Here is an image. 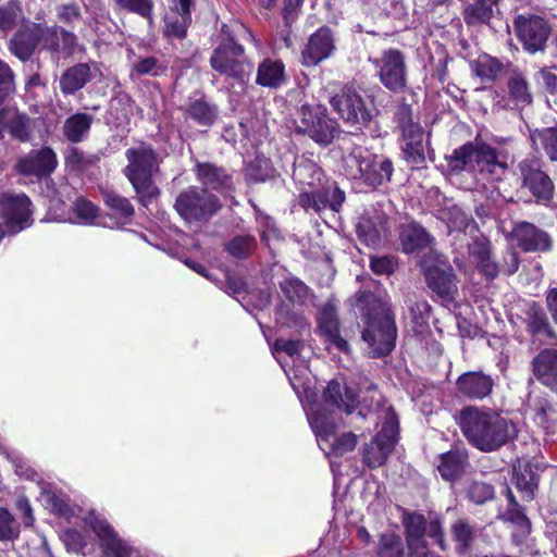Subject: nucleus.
<instances>
[{
	"mask_svg": "<svg viewBox=\"0 0 557 557\" xmlns=\"http://www.w3.org/2000/svg\"><path fill=\"white\" fill-rule=\"evenodd\" d=\"M457 423L468 443L482 453L499 450L518 433L511 419L485 406L463 407L459 411Z\"/></svg>",
	"mask_w": 557,
	"mask_h": 557,
	"instance_id": "obj_1",
	"label": "nucleus"
},
{
	"mask_svg": "<svg viewBox=\"0 0 557 557\" xmlns=\"http://www.w3.org/2000/svg\"><path fill=\"white\" fill-rule=\"evenodd\" d=\"M356 306L366 324L362 338L370 348L369 355L372 358L388 355L396 341V326L388 308L370 292L361 293Z\"/></svg>",
	"mask_w": 557,
	"mask_h": 557,
	"instance_id": "obj_2",
	"label": "nucleus"
},
{
	"mask_svg": "<svg viewBox=\"0 0 557 557\" xmlns=\"http://www.w3.org/2000/svg\"><path fill=\"white\" fill-rule=\"evenodd\" d=\"M125 158L127 164L123 173L132 184L138 200L147 206L159 195V188L153 183V176L160 170L159 154L151 146L140 144L128 148Z\"/></svg>",
	"mask_w": 557,
	"mask_h": 557,
	"instance_id": "obj_3",
	"label": "nucleus"
},
{
	"mask_svg": "<svg viewBox=\"0 0 557 557\" xmlns=\"http://www.w3.org/2000/svg\"><path fill=\"white\" fill-rule=\"evenodd\" d=\"M401 522L411 556L424 557V555H435L428 550L425 535L433 539L441 548H445L443 521L437 513L431 512L425 517L418 512L405 511Z\"/></svg>",
	"mask_w": 557,
	"mask_h": 557,
	"instance_id": "obj_4",
	"label": "nucleus"
},
{
	"mask_svg": "<svg viewBox=\"0 0 557 557\" xmlns=\"http://www.w3.org/2000/svg\"><path fill=\"white\" fill-rule=\"evenodd\" d=\"M307 416L318 444L325 454L344 455L355 449L357 436L354 433L335 436L337 424L333 410L313 406Z\"/></svg>",
	"mask_w": 557,
	"mask_h": 557,
	"instance_id": "obj_5",
	"label": "nucleus"
},
{
	"mask_svg": "<svg viewBox=\"0 0 557 557\" xmlns=\"http://www.w3.org/2000/svg\"><path fill=\"white\" fill-rule=\"evenodd\" d=\"M174 209L188 224L207 223L222 209L218 196L198 186H189L175 198Z\"/></svg>",
	"mask_w": 557,
	"mask_h": 557,
	"instance_id": "obj_6",
	"label": "nucleus"
},
{
	"mask_svg": "<svg viewBox=\"0 0 557 557\" xmlns=\"http://www.w3.org/2000/svg\"><path fill=\"white\" fill-rule=\"evenodd\" d=\"M379 81L392 92H401L407 87V62L405 53L396 48H388L376 58H369Z\"/></svg>",
	"mask_w": 557,
	"mask_h": 557,
	"instance_id": "obj_7",
	"label": "nucleus"
},
{
	"mask_svg": "<svg viewBox=\"0 0 557 557\" xmlns=\"http://www.w3.org/2000/svg\"><path fill=\"white\" fill-rule=\"evenodd\" d=\"M244 47L228 39L222 42L211 54L212 69L222 75L245 83L251 72V63L244 58Z\"/></svg>",
	"mask_w": 557,
	"mask_h": 557,
	"instance_id": "obj_8",
	"label": "nucleus"
},
{
	"mask_svg": "<svg viewBox=\"0 0 557 557\" xmlns=\"http://www.w3.org/2000/svg\"><path fill=\"white\" fill-rule=\"evenodd\" d=\"M398 419L395 412L388 408L379 434L363 449V461L370 468L383 466L397 442Z\"/></svg>",
	"mask_w": 557,
	"mask_h": 557,
	"instance_id": "obj_9",
	"label": "nucleus"
},
{
	"mask_svg": "<svg viewBox=\"0 0 557 557\" xmlns=\"http://www.w3.org/2000/svg\"><path fill=\"white\" fill-rule=\"evenodd\" d=\"M513 27L524 51L530 54L544 51L552 32L549 23L544 17L520 14L515 18Z\"/></svg>",
	"mask_w": 557,
	"mask_h": 557,
	"instance_id": "obj_10",
	"label": "nucleus"
},
{
	"mask_svg": "<svg viewBox=\"0 0 557 557\" xmlns=\"http://www.w3.org/2000/svg\"><path fill=\"white\" fill-rule=\"evenodd\" d=\"M509 152L476 138L474 170L488 182L502 181L508 172Z\"/></svg>",
	"mask_w": 557,
	"mask_h": 557,
	"instance_id": "obj_11",
	"label": "nucleus"
},
{
	"mask_svg": "<svg viewBox=\"0 0 557 557\" xmlns=\"http://www.w3.org/2000/svg\"><path fill=\"white\" fill-rule=\"evenodd\" d=\"M299 131L320 145H330L338 132L337 123L332 120L322 106H302Z\"/></svg>",
	"mask_w": 557,
	"mask_h": 557,
	"instance_id": "obj_12",
	"label": "nucleus"
},
{
	"mask_svg": "<svg viewBox=\"0 0 557 557\" xmlns=\"http://www.w3.org/2000/svg\"><path fill=\"white\" fill-rule=\"evenodd\" d=\"M333 110L339 117L351 125H366L371 120L361 95L351 86H344L329 100Z\"/></svg>",
	"mask_w": 557,
	"mask_h": 557,
	"instance_id": "obj_13",
	"label": "nucleus"
},
{
	"mask_svg": "<svg viewBox=\"0 0 557 557\" xmlns=\"http://www.w3.org/2000/svg\"><path fill=\"white\" fill-rule=\"evenodd\" d=\"M518 169L521 176V186L528 189L537 202L547 203L554 197L555 186L552 178L542 170L539 158H525Z\"/></svg>",
	"mask_w": 557,
	"mask_h": 557,
	"instance_id": "obj_14",
	"label": "nucleus"
},
{
	"mask_svg": "<svg viewBox=\"0 0 557 557\" xmlns=\"http://www.w3.org/2000/svg\"><path fill=\"white\" fill-rule=\"evenodd\" d=\"M401 122L403 141L401 150L407 162L412 168L421 166L425 162V148L423 128L410 121V108L403 106L398 111Z\"/></svg>",
	"mask_w": 557,
	"mask_h": 557,
	"instance_id": "obj_15",
	"label": "nucleus"
},
{
	"mask_svg": "<svg viewBox=\"0 0 557 557\" xmlns=\"http://www.w3.org/2000/svg\"><path fill=\"white\" fill-rule=\"evenodd\" d=\"M32 202L24 194H3L0 198V218L10 233H17L30 226Z\"/></svg>",
	"mask_w": 557,
	"mask_h": 557,
	"instance_id": "obj_16",
	"label": "nucleus"
},
{
	"mask_svg": "<svg viewBox=\"0 0 557 557\" xmlns=\"http://www.w3.org/2000/svg\"><path fill=\"white\" fill-rule=\"evenodd\" d=\"M85 522L97 536L99 547L106 557H128L131 555L132 547L107 520L90 513Z\"/></svg>",
	"mask_w": 557,
	"mask_h": 557,
	"instance_id": "obj_17",
	"label": "nucleus"
},
{
	"mask_svg": "<svg viewBox=\"0 0 557 557\" xmlns=\"http://www.w3.org/2000/svg\"><path fill=\"white\" fill-rule=\"evenodd\" d=\"M428 287L443 304L453 302L458 295V281L448 264L430 267L425 271Z\"/></svg>",
	"mask_w": 557,
	"mask_h": 557,
	"instance_id": "obj_18",
	"label": "nucleus"
},
{
	"mask_svg": "<svg viewBox=\"0 0 557 557\" xmlns=\"http://www.w3.org/2000/svg\"><path fill=\"white\" fill-rule=\"evenodd\" d=\"M313 193H300L299 195L298 202L306 211L313 210L314 212H320L325 208H330L337 212L345 200V193L333 181H325L321 190Z\"/></svg>",
	"mask_w": 557,
	"mask_h": 557,
	"instance_id": "obj_19",
	"label": "nucleus"
},
{
	"mask_svg": "<svg viewBox=\"0 0 557 557\" xmlns=\"http://www.w3.org/2000/svg\"><path fill=\"white\" fill-rule=\"evenodd\" d=\"M511 235L517 246L525 252H545L550 250L553 245L548 233L525 221L517 223Z\"/></svg>",
	"mask_w": 557,
	"mask_h": 557,
	"instance_id": "obj_20",
	"label": "nucleus"
},
{
	"mask_svg": "<svg viewBox=\"0 0 557 557\" xmlns=\"http://www.w3.org/2000/svg\"><path fill=\"white\" fill-rule=\"evenodd\" d=\"M493 387L494 380L482 371L465 372L456 381L458 394L470 400H482L488 397Z\"/></svg>",
	"mask_w": 557,
	"mask_h": 557,
	"instance_id": "obj_21",
	"label": "nucleus"
},
{
	"mask_svg": "<svg viewBox=\"0 0 557 557\" xmlns=\"http://www.w3.org/2000/svg\"><path fill=\"white\" fill-rule=\"evenodd\" d=\"M335 49L334 37L329 27H320L312 34L301 52L302 64L312 66L331 57Z\"/></svg>",
	"mask_w": 557,
	"mask_h": 557,
	"instance_id": "obj_22",
	"label": "nucleus"
},
{
	"mask_svg": "<svg viewBox=\"0 0 557 557\" xmlns=\"http://www.w3.org/2000/svg\"><path fill=\"white\" fill-rule=\"evenodd\" d=\"M433 214L446 223L449 233L453 231L473 233L478 230L473 219L453 200L443 198V203L433 208Z\"/></svg>",
	"mask_w": 557,
	"mask_h": 557,
	"instance_id": "obj_23",
	"label": "nucleus"
},
{
	"mask_svg": "<svg viewBox=\"0 0 557 557\" xmlns=\"http://www.w3.org/2000/svg\"><path fill=\"white\" fill-rule=\"evenodd\" d=\"M39 23L23 24L10 39L9 50L11 53L23 62L28 61L39 46Z\"/></svg>",
	"mask_w": 557,
	"mask_h": 557,
	"instance_id": "obj_24",
	"label": "nucleus"
},
{
	"mask_svg": "<svg viewBox=\"0 0 557 557\" xmlns=\"http://www.w3.org/2000/svg\"><path fill=\"white\" fill-rule=\"evenodd\" d=\"M293 178L301 193L314 194L324 186L325 175L320 166L311 160L299 159L294 164Z\"/></svg>",
	"mask_w": 557,
	"mask_h": 557,
	"instance_id": "obj_25",
	"label": "nucleus"
},
{
	"mask_svg": "<svg viewBox=\"0 0 557 557\" xmlns=\"http://www.w3.org/2000/svg\"><path fill=\"white\" fill-rule=\"evenodd\" d=\"M191 0H173L164 16V35L182 39L186 36L190 24Z\"/></svg>",
	"mask_w": 557,
	"mask_h": 557,
	"instance_id": "obj_26",
	"label": "nucleus"
},
{
	"mask_svg": "<svg viewBox=\"0 0 557 557\" xmlns=\"http://www.w3.org/2000/svg\"><path fill=\"white\" fill-rule=\"evenodd\" d=\"M58 164L57 156L50 148H42L40 150L32 151L26 157L22 158L17 168L24 175H34L41 177L52 173Z\"/></svg>",
	"mask_w": 557,
	"mask_h": 557,
	"instance_id": "obj_27",
	"label": "nucleus"
},
{
	"mask_svg": "<svg viewBox=\"0 0 557 557\" xmlns=\"http://www.w3.org/2000/svg\"><path fill=\"white\" fill-rule=\"evenodd\" d=\"M195 174L203 186L202 189L223 193L232 188L231 175L223 168L213 163L197 162Z\"/></svg>",
	"mask_w": 557,
	"mask_h": 557,
	"instance_id": "obj_28",
	"label": "nucleus"
},
{
	"mask_svg": "<svg viewBox=\"0 0 557 557\" xmlns=\"http://www.w3.org/2000/svg\"><path fill=\"white\" fill-rule=\"evenodd\" d=\"M532 367L537 381L557 392V349H543L533 359Z\"/></svg>",
	"mask_w": 557,
	"mask_h": 557,
	"instance_id": "obj_29",
	"label": "nucleus"
},
{
	"mask_svg": "<svg viewBox=\"0 0 557 557\" xmlns=\"http://www.w3.org/2000/svg\"><path fill=\"white\" fill-rule=\"evenodd\" d=\"M323 399L326 405L347 413L352 412L359 403L356 393L346 385L342 386L337 381H331L327 384Z\"/></svg>",
	"mask_w": 557,
	"mask_h": 557,
	"instance_id": "obj_30",
	"label": "nucleus"
},
{
	"mask_svg": "<svg viewBox=\"0 0 557 557\" xmlns=\"http://www.w3.org/2000/svg\"><path fill=\"white\" fill-rule=\"evenodd\" d=\"M372 153L366 148L358 146L351 149L343 158V171L349 180L363 181L366 173L370 169Z\"/></svg>",
	"mask_w": 557,
	"mask_h": 557,
	"instance_id": "obj_31",
	"label": "nucleus"
},
{
	"mask_svg": "<svg viewBox=\"0 0 557 557\" xmlns=\"http://www.w3.org/2000/svg\"><path fill=\"white\" fill-rule=\"evenodd\" d=\"M386 220L384 215L374 218L362 216L357 224V234L359 239L368 246L376 247L386 236Z\"/></svg>",
	"mask_w": 557,
	"mask_h": 557,
	"instance_id": "obj_32",
	"label": "nucleus"
},
{
	"mask_svg": "<svg viewBox=\"0 0 557 557\" xmlns=\"http://www.w3.org/2000/svg\"><path fill=\"white\" fill-rule=\"evenodd\" d=\"M286 81L285 66L281 60L265 59L259 66L256 83L262 87L277 88Z\"/></svg>",
	"mask_w": 557,
	"mask_h": 557,
	"instance_id": "obj_33",
	"label": "nucleus"
},
{
	"mask_svg": "<svg viewBox=\"0 0 557 557\" xmlns=\"http://www.w3.org/2000/svg\"><path fill=\"white\" fill-rule=\"evenodd\" d=\"M319 329L330 344L334 345L339 351H348V343L339 335L338 319L333 308L323 309L319 318Z\"/></svg>",
	"mask_w": 557,
	"mask_h": 557,
	"instance_id": "obj_34",
	"label": "nucleus"
},
{
	"mask_svg": "<svg viewBox=\"0 0 557 557\" xmlns=\"http://www.w3.org/2000/svg\"><path fill=\"white\" fill-rule=\"evenodd\" d=\"M90 81V69L85 63L67 69L60 78V89L65 95H72L82 89Z\"/></svg>",
	"mask_w": 557,
	"mask_h": 557,
	"instance_id": "obj_35",
	"label": "nucleus"
},
{
	"mask_svg": "<svg viewBox=\"0 0 557 557\" xmlns=\"http://www.w3.org/2000/svg\"><path fill=\"white\" fill-rule=\"evenodd\" d=\"M530 140L535 151L543 150L550 161L557 162V127L531 131Z\"/></svg>",
	"mask_w": 557,
	"mask_h": 557,
	"instance_id": "obj_36",
	"label": "nucleus"
},
{
	"mask_svg": "<svg viewBox=\"0 0 557 557\" xmlns=\"http://www.w3.org/2000/svg\"><path fill=\"white\" fill-rule=\"evenodd\" d=\"M432 243L430 234L420 225L410 224L400 233V244L406 253L421 250Z\"/></svg>",
	"mask_w": 557,
	"mask_h": 557,
	"instance_id": "obj_37",
	"label": "nucleus"
},
{
	"mask_svg": "<svg viewBox=\"0 0 557 557\" xmlns=\"http://www.w3.org/2000/svg\"><path fill=\"white\" fill-rule=\"evenodd\" d=\"M369 168L362 181L366 185L377 187L391 181L394 166L389 159L372 154Z\"/></svg>",
	"mask_w": 557,
	"mask_h": 557,
	"instance_id": "obj_38",
	"label": "nucleus"
},
{
	"mask_svg": "<svg viewBox=\"0 0 557 557\" xmlns=\"http://www.w3.org/2000/svg\"><path fill=\"white\" fill-rule=\"evenodd\" d=\"M92 123V116L86 113H76L67 117L63 124V135L71 143L83 141Z\"/></svg>",
	"mask_w": 557,
	"mask_h": 557,
	"instance_id": "obj_39",
	"label": "nucleus"
},
{
	"mask_svg": "<svg viewBox=\"0 0 557 557\" xmlns=\"http://www.w3.org/2000/svg\"><path fill=\"white\" fill-rule=\"evenodd\" d=\"M467 465V455L463 451L450 450L441 456V463L437 469L446 481L455 480Z\"/></svg>",
	"mask_w": 557,
	"mask_h": 557,
	"instance_id": "obj_40",
	"label": "nucleus"
},
{
	"mask_svg": "<svg viewBox=\"0 0 557 557\" xmlns=\"http://www.w3.org/2000/svg\"><path fill=\"white\" fill-rule=\"evenodd\" d=\"M527 317L528 327L534 335H543L552 341L556 339V333L540 305L533 302L528 309Z\"/></svg>",
	"mask_w": 557,
	"mask_h": 557,
	"instance_id": "obj_41",
	"label": "nucleus"
},
{
	"mask_svg": "<svg viewBox=\"0 0 557 557\" xmlns=\"http://www.w3.org/2000/svg\"><path fill=\"white\" fill-rule=\"evenodd\" d=\"M475 146L476 139L455 149L450 156L446 157L449 171L460 173L469 165L474 169Z\"/></svg>",
	"mask_w": 557,
	"mask_h": 557,
	"instance_id": "obj_42",
	"label": "nucleus"
},
{
	"mask_svg": "<svg viewBox=\"0 0 557 557\" xmlns=\"http://www.w3.org/2000/svg\"><path fill=\"white\" fill-rule=\"evenodd\" d=\"M515 480L517 488L523 494L528 500L534 498V492L537 487V475L532 470L529 462L521 463L513 467Z\"/></svg>",
	"mask_w": 557,
	"mask_h": 557,
	"instance_id": "obj_43",
	"label": "nucleus"
},
{
	"mask_svg": "<svg viewBox=\"0 0 557 557\" xmlns=\"http://www.w3.org/2000/svg\"><path fill=\"white\" fill-rule=\"evenodd\" d=\"M472 72L483 81H494L502 73L504 65L503 63L488 54L480 55L476 60L472 61Z\"/></svg>",
	"mask_w": 557,
	"mask_h": 557,
	"instance_id": "obj_44",
	"label": "nucleus"
},
{
	"mask_svg": "<svg viewBox=\"0 0 557 557\" xmlns=\"http://www.w3.org/2000/svg\"><path fill=\"white\" fill-rule=\"evenodd\" d=\"M508 95L516 107H525L532 101L525 77L521 73H513L508 79Z\"/></svg>",
	"mask_w": 557,
	"mask_h": 557,
	"instance_id": "obj_45",
	"label": "nucleus"
},
{
	"mask_svg": "<svg viewBox=\"0 0 557 557\" xmlns=\"http://www.w3.org/2000/svg\"><path fill=\"white\" fill-rule=\"evenodd\" d=\"M9 134L21 141H27L32 135V120L16 109L10 108L9 112Z\"/></svg>",
	"mask_w": 557,
	"mask_h": 557,
	"instance_id": "obj_46",
	"label": "nucleus"
},
{
	"mask_svg": "<svg viewBox=\"0 0 557 557\" xmlns=\"http://www.w3.org/2000/svg\"><path fill=\"white\" fill-rule=\"evenodd\" d=\"M187 114L188 117L199 125L210 126L214 123L218 116V110L215 106H212L202 99H198L190 103Z\"/></svg>",
	"mask_w": 557,
	"mask_h": 557,
	"instance_id": "obj_47",
	"label": "nucleus"
},
{
	"mask_svg": "<svg viewBox=\"0 0 557 557\" xmlns=\"http://www.w3.org/2000/svg\"><path fill=\"white\" fill-rule=\"evenodd\" d=\"M496 0H475L465 10V21L467 24L486 23L493 15V8Z\"/></svg>",
	"mask_w": 557,
	"mask_h": 557,
	"instance_id": "obj_48",
	"label": "nucleus"
},
{
	"mask_svg": "<svg viewBox=\"0 0 557 557\" xmlns=\"http://www.w3.org/2000/svg\"><path fill=\"white\" fill-rule=\"evenodd\" d=\"M282 294L294 304H304L309 297L308 286L296 277H285L280 282Z\"/></svg>",
	"mask_w": 557,
	"mask_h": 557,
	"instance_id": "obj_49",
	"label": "nucleus"
},
{
	"mask_svg": "<svg viewBox=\"0 0 557 557\" xmlns=\"http://www.w3.org/2000/svg\"><path fill=\"white\" fill-rule=\"evenodd\" d=\"M275 175L276 171L271 161L263 156H257L247 166V177L253 182H265Z\"/></svg>",
	"mask_w": 557,
	"mask_h": 557,
	"instance_id": "obj_50",
	"label": "nucleus"
},
{
	"mask_svg": "<svg viewBox=\"0 0 557 557\" xmlns=\"http://www.w3.org/2000/svg\"><path fill=\"white\" fill-rule=\"evenodd\" d=\"M21 524L14 515L4 507H0V542L10 543L20 537Z\"/></svg>",
	"mask_w": 557,
	"mask_h": 557,
	"instance_id": "obj_51",
	"label": "nucleus"
},
{
	"mask_svg": "<svg viewBox=\"0 0 557 557\" xmlns=\"http://www.w3.org/2000/svg\"><path fill=\"white\" fill-rule=\"evenodd\" d=\"M451 535L456 543V550L465 554L473 540V529L468 521L458 519L451 524Z\"/></svg>",
	"mask_w": 557,
	"mask_h": 557,
	"instance_id": "obj_52",
	"label": "nucleus"
},
{
	"mask_svg": "<svg viewBox=\"0 0 557 557\" xmlns=\"http://www.w3.org/2000/svg\"><path fill=\"white\" fill-rule=\"evenodd\" d=\"M481 271L488 276L494 278L499 272V267L491 259L490 246L485 243H480L472 250Z\"/></svg>",
	"mask_w": 557,
	"mask_h": 557,
	"instance_id": "obj_53",
	"label": "nucleus"
},
{
	"mask_svg": "<svg viewBox=\"0 0 557 557\" xmlns=\"http://www.w3.org/2000/svg\"><path fill=\"white\" fill-rule=\"evenodd\" d=\"M115 5L151 22L154 8L153 0H114Z\"/></svg>",
	"mask_w": 557,
	"mask_h": 557,
	"instance_id": "obj_54",
	"label": "nucleus"
},
{
	"mask_svg": "<svg viewBox=\"0 0 557 557\" xmlns=\"http://www.w3.org/2000/svg\"><path fill=\"white\" fill-rule=\"evenodd\" d=\"M104 203L113 210L116 214L123 218H132L134 215V207L129 200L112 190H104L102 193Z\"/></svg>",
	"mask_w": 557,
	"mask_h": 557,
	"instance_id": "obj_55",
	"label": "nucleus"
},
{
	"mask_svg": "<svg viewBox=\"0 0 557 557\" xmlns=\"http://www.w3.org/2000/svg\"><path fill=\"white\" fill-rule=\"evenodd\" d=\"M257 242L250 235H238L226 245V250L238 259L247 258L256 248Z\"/></svg>",
	"mask_w": 557,
	"mask_h": 557,
	"instance_id": "obj_56",
	"label": "nucleus"
},
{
	"mask_svg": "<svg viewBox=\"0 0 557 557\" xmlns=\"http://www.w3.org/2000/svg\"><path fill=\"white\" fill-rule=\"evenodd\" d=\"M21 20H23V11L17 2L10 1L8 4L0 7L1 32L11 30Z\"/></svg>",
	"mask_w": 557,
	"mask_h": 557,
	"instance_id": "obj_57",
	"label": "nucleus"
},
{
	"mask_svg": "<svg viewBox=\"0 0 557 557\" xmlns=\"http://www.w3.org/2000/svg\"><path fill=\"white\" fill-rule=\"evenodd\" d=\"M60 32L59 26H45L40 24L39 30V45L41 49L48 50L51 53L60 51Z\"/></svg>",
	"mask_w": 557,
	"mask_h": 557,
	"instance_id": "obj_58",
	"label": "nucleus"
},
{
	"mask_svg": "<svg viewBox=\"0 0 557 557\" xmlns=\"http://www.w3.org/2000/svg\"><path fill=\"white\" fill-rule=\"evenodd\" d=\"M91 162V157L85 156L83 151L75 147L69 148L65 152V164L73 171H84Z\"/></svg>",
	"mask_w": 557,
	"mask_h": 557,
	"instance_id": "obj_59",
	"label": "nucleus"
},
{
	"mask_svg": "<svg viewBox=\"0 0 557 557\" xmlns=\"http://www.w3.org/2000/svg\"><path fill=\"white\" fill-rule=\"evenodd\" d=\"M73 212L81 224H91L97 215V208L85 199H77L73 207Z\"/></svg>",
	"mask_w": 557,
	"mask_h": 557,
	"instance_id": "obj_60",
	"label": "nucleus"
},
{
	"mask_svg": "<svg viewBox=\"0 0 557 557\" xmlns=\"http://www.w3.org/2000/svg\"><path fill=\"white\" fill-rule=\"evenodd\" d=\"M491 485L483 482H473L468 488L469 498L475 504H483L493 497Z\"/></svg>",
	"mask_w": 557,
	"mask_h": 557,
	"instance_id": "obj_61",
	"label": "nucleus"
},
{
	"mask_svg": "<svg viewBox=\"0 0 557 557\" xmlns=\"http://www.w3.org/2000/svg\"><path fill=\"white\" fill-rule=\"evenodd\" d=\"M371 270L379 275H389L396 268V261L388 256H373L370 259Z\"/></svg>",
	"mask_w": 557,
	"mask_h": 557,
	"instance_id": "obj_62",
	"label": "nucleus"
},
{
	"mask_svg": "<svg viewBox=\"0 0 557 557\" xmlns=\"http://www.w3.org/2000/svg\"><path fill=\"white\" fill-rule=\"evenodd\" d=\"M535 421L544 429L549 428V419L554 408L547 399H541L534 404Z\"/></svg>",
	"mask_w": 557,
	"mask_h": 557,
	"instance_id": "obj_63",
	"label": "nucleus"
},
{
	"mask_svg": "<svg viewBox=\"0 0 557 557\" xmlns=\"http://www.w3.org/2000/svg\"><path fill=\"white\" fill-rule=\"evenodd\" d=\"M58 18L66 24H73L81 20V9L75 3L61 4L57 8Z\"/></svg>",
	"mask_w": 557,
	"mask_h": 557,
	"instance_id": "obj_64",
	"label": "nucleus"
}]
</instances>
